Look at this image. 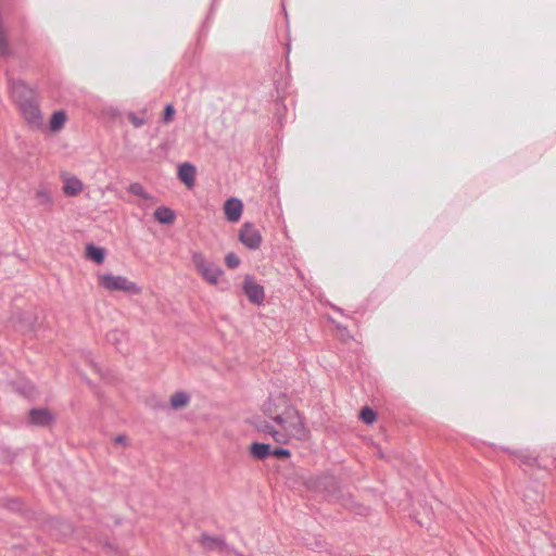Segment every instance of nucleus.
Instances as JSON below:
<instances>
[{
    "instance_id": "nucleus-1",
    "label": "nucleus",
    "mask_w": 556,
    "mask_h": 556,
    "mask_svg": "<svg viewBox=\"0 0 556 556\" xmlns=\"http://www.w3.org/2000/svg\"><path fill=\"white\" fill-rule=\"evenodd\" d=\"M255 429L279 444H289L291 441L306 442L311 439V430L305 424V418L296 408L270 420L258 419L255 421Z\"/></svg>"
},
{
    "instance_id": "nucleus-2",
    "label": "nucleus",
    "mask_w": 556,
    "mask_h": 556,
    "mask_svg": "<svg viewBox=\"0 0 556 556\" xmlns=\"http://www.w3.org/2000/svg\"><path fill=\"white\" fill-rule=\"evenodd\" d=\"M293 409H295V407L292 405L290 397L286 392L281 390L271 392L263 405V412L266 416L265 419L267 420L276 418Z\"/></svg>"
},
{
    "instance_id": "nucleus-3",
    "label": "nucleus",
    "mask_w": 556,
    "mask_h": 556,
    "mask_svg": "<svg viewBox=\"0 0 556 556\" xmlns=\"http://www.w3.org/2000/svg\"><path fill=\"white\" fill-rule=\"evenodd\" d=\"M99 285L110 291H124L129 294H139L141 288L124 276L104 274L99 277Z\"/></svg>"
},
{
    "instance_id": "nucleus-4",
    "label": "nucleus",
    "mask_w": 556,
    "mask_h": 556,
    "mask_svg": "<svg viewBox=\"0 0 556 556\" xmlns=\"http://www.w3.org/2000/svg\"><path fill=\"white\" fill-rule=\"evenodd\" d=\"M239 240L250 250H256L262 243V235L251 223H245L240 232Z\"/></svg>"
},
{
    "instance_id": "nucleus-5",
    "label": "nucleus",
    "mask_w": 556,
    "mask_h": 556,
    "mask_svg": "<svg viewBox=\"0 0 556 556\" xmlns=\"http://www.w3.org/2000/svg\"><path fill=\"white\" fill-rule=\"evenodd\" d=\"M199 545L207 552L225 553L230 551L228 544L224 538L210 535L208 533H202L198 539Z\"/></svg>"
},
{
    "instance_id": "nucleus-6",
    "label": "nucleus",
    "mask_w": 556,
    "mask_h": 556,
    "mask_svg": "<svg viewBox=\"0 0 556 556\" xmlns=\"http://www.w3.org/2000/svg\"><path fill=\"white\" fill-rule=\"evenodd\" d=\"M242 289L250 302L261 304L265 299L264 288L256 283L252 276H245Z\"/></svg>"
},
{
    "instance_id": "nucleus-7",
    "label": "nucleus",
    "mask_w": 556,
    "mask_h": 556,
    "mask_svg": "<svg viewBox=\"0 0 556 556\" xmlns=\"http://www.w3.org/2000/svg\"><path fill=\"white\" fill-rule=\"evenodd\" d=\"M11 94L17 105L35 99L34 90L22 80L12 84Z\"/></svg>"
},
{
    "instance_id": "nucleus-8",
    "label": "nucleus",
    "mask_w": 556,
    "mask_h": 556,
    "mask_svg": "<svg viewBox=\"0 0 556 556\" xmlns=\"http://www.w3.org/2000/svg\"><path fill=\"white\" fill-rule=\"evenodd\" d=\"M18 106L24 118L27 121L28 124L36 127L41 124V113L35 99L27 102H23Z\"/></svg>"
},
{
    "instance_id": "nucleus-9",
    "label": "nucleus",
    "mask_w": 556,
    "mask_h": 556,
    "mask_svg": "<svg viewBox=\"0 0 556 556\" xmlns=\"http://www.w3.org/2000/svg\"><path fill=\"white\" fill-rule=\"evenodd\" d=\"M29 422L34 426L46 427L49 426L54 417L47 408H33L28 414Z\"/></svg>"
},
{
    "instance_id": "nucleus-10",
    "label": "nucleus",
    "mask_w": 556,
    "mask_h": 556,
    "mask_svg": "<svg viewBox=\"0 0 556 556\" xmlns=\"http://www.w3.org/2000/svg\"><path fill=\"white\" fill-rule=\"evenodd\" d=\"M315 488L325 492L329 497L337 498V493L340 491L336 479L332 476H321L316 479Z\"/></svg>"
},
{
    "instance_id": "nucleus-11",
    "label": "nucleus",
    "mask_w": 556,
    "mask_h": 556,
    "mask_svg": "<svg viewBox=\"0 0 556 556\" xmlns=\"http://www.w3.org/2000/svg\"><path fill=\"white\" fill-rule=\"evenodd\" d=\"M242 202L237 198H230L225 202V214L229 222H238L242 214Z\"/></svg>"
},
{
    "instance_id": "nucleus-12",
    "label": "nucleus",
    "mask_w": 556,
    "mask_h": 556,
    "mask_svg": "<svg viewBox=\"0 0 556 556\" xmlns=\"http://www.w3.org/2000/svg\"><path fill=\"white\" fill-rule=\"evenodd\" d=\"M178 178L188 188H192L195 182V167L191 163H184L178 168Z\"/></svg>"
},
{
    "instance_id": "nucleus-13",
    "label": "nucleus",
    "mask_w": 556,
    "mask_h": 556,
    "mask_svg": "<svg viewBox=\"0 0 556 556\" xmlns=\"http://www.w3.org/2000/svg\"><path fill=\"white\" fill-rule=\"evenodd\" d=\"M223 275V269L212 262L210 266H207L200 276L210 285H217L219 281L220 276Z\"/></svg>"
},
{
    "instance_id": "nucleus-14",
    "label": "nucleus",
    "mask_w": 556,
    "mask_h": 556,
    "mask_svg": "<svg viewBox=\"0 0 556 556\" xmlns=\"http://www.w3.org/2000/svg\"><path fill=\"white\" fill-rule=\"evenodd\" d=\"M83 190V182L75 176L64 179L63 192L68 197L77 195Z\"/></svg>"
},
{
    "instance_id": "nucleus-15",
    "label": "nucleus",
    "mask_w": 556,
    "mask_h": 556,
    "mask_svg": "<svg viewBox=\"0 0 556 556\" xmlns=\"http://www.w3.org/2000/svg\"><path fill=\"white\" fill-rule=\"evenodd\" d=\"M154 218L163 225H169L175 222V212L167 206H160L154 212Z\"/></svg>"
},
{
    "instance_id": "nucleus-16",
    "label": "nucleus",
    "mask_w": 556,
    "mask_h": 556,
    "mask_svg": "<svg viewBox=\"0 0 556 556\" xmlns=\"http://www.w3.org/2000/svg\"><path fill=\"white\" fill-rule=\"evenodd\" d=\"M250 453L256 459H265L271 455V447L266 443L254 442L250 446Z\"/></svg>"
},
{
    "instance_id": "nucleus-17",
    "label": "nucleus",
    "mask_w": 556,
    "mask_h": 556,
    "mask_svg": "<svg viewBox=\"0 0 556 556\" xmlns=\"http://www.w3.org/2000/svg\"><path fill=\"white\" fill-rule=\"evenodd\" d=\"M125 339V334L118 330H112L106 334L108 342L115 345L116 350L123 354L127 352V350L123 346Z\"/></svg>"
},
{
    "instance_id": "nucleus-18",
    "label": "nucleus",
    "mask_w": 556,
    "mask_h": 556,
    "mask_svg": "<svg viewBox=\"0 0 556 556\" xmlns=\"http://www.w3.org/2000/svg\"><path fill=\"white\" fill-rule=\"evenodd\" d=\"M191 262L195 268V270L199 273V275L212 263L208 261L205 255L200 251H192L191 252Z\"/></svg>"
},
{
    "instance_id": "nucleus-19",
    "label": "nucleus",
    "mask_w": 556,
    "mask_h": 556,
    "mask_svg": "<svg viewBox=\"0 0 556 556\" xmlns=\"http://www.w3.org/2000/svg\"><path fill=\"white\" fill-rule=\"evenodd\" d=\"M86 255L89 260L96 262L97 264H102L105 257V251L103 248L88 244L86 247Z\"/></svg>"
},
{
    "instance_id": "nucleus-20",
    "label": "nucleus",
    "mask_w": 556,
    "mask_h": 556,
    "mask_svg": "<svg viewBox=\"0 0 556 556\" xmlns=\"http://www.w3.org/2000/svg\"><path fill=\"white\" fill-rule=\"evenodd\" d=\"M190 395L185 391H178L170 397V407L174 409H180L188 405Z\"/></svg>"
},
{
    "instance_id": "nucleus-21",
    "label": "nucleus",
    "mask_w": 556,
    "mask_h": 556,
    "mask_svg": "<svg viewBox=\"0 0 556 556\" xmlns=\"http://www.w3.org/2000/svg\"><path fill=\"white\" fill-rule=\"evenodd\" d=\"M66 122V114L63 111H56L52 114L51 121H50V129L52 131L60 130Z\"/></svg>"
},
{
    "instance_id": "nucleus-22",
    "label": "nucleus",
    "mask_w": 556,
    "mask_h": 556,
    "mask_svg": "<svg viewBox=\"0 0 556 556\" xmlns=\"http://www.w3.org/2000/svg\"><path fill=\"white\" fill-rule=\"evenodd\" d=\"M130 193L137 195V197H140L144 200H150L152 199L151 194L148 193L143 186L140 184V182H132L128 186V189H127Z\"/></svg>"
},
{
    "instance_id": "nucleus-23",
    "label": "nucleus",
    "mask_w": 556,
    "mask_h": 556,
    "mask_svg": "<svg viewBox=\"0 0 556 556\" xmlns=\"http://www.w3.org/2000/svg\"><path fill=\"white\" fill-rule=\"evenodd\" d=\"M361 420L366 425H371L377 419V414L368 406L362 408L359 413Z\"/></svg>"
},
{
    "instance_id": "nucleus-24",
    "label": "nucleus",
    "mask_w": 556,
    "mask_h": 556,
    "mask_svg": "<svg viewBox=\"0 0 556 556\" xmlns=\"http://www.w3.org/2000/svg\"><path fill=\"white\" fill-rule=\"evenodd\" d=\"M36 199L40 205H50L52 203L50 192L46 188H41L36 192Z\"/></svg>"
},
{
    "instance_id": "nucleus-25",
    "label": "nucleus",
    "mask_w": 556,
    "mask_h": 556,
    "mask_svg": "<svg viewBox=\"0 0 556 556\" xmlns=\"http://www.w3.org/2000/svg\"><path fill=\"white\" fill-rule=\"evenodd\" d=\"M225 263L229 268L235 269L240 265L241 261L236 253L229 252L225 256Z\"/></svg>"
},
{
    "instance_id": "nucleus-26",
    "label": "nucleus",
    "mask_w": 556,
    "mask_h": 556,
    "mask_svg": "<svg viewBox=\"0 0 556 556\" xmlns=\"http://www.w3.org/2000/svg\"><path fill=\"white\" fill-rule=\"evenodd\" d=\"M21 394L25 395L28 399L35 397V384L28 383V384H22L21 388L17 390Z\"/></svg>"
},
{
    "instance_id": "nucleus-27",
    "label": "nucleus",
    "mask_w": 556,
    "mask_h": 556,
    "mask_svg": "<svg viewBox=\"0 0 556 556\" xmlns=\"http://www.w3.org/2000/svg\"><path fill=\"white\" fill-rule=\"evenodd\" d=\"M175 115V109L172 104H166L163 114L164 123H169Z\"/></svg>"
},
{
    "instance_id": "nucleus-28",
    "label": "nucleus",
    "mask_w": 556,
    "mask_h": 556,
    "mask_svg": "<svg viewBox=\"0 0 556 556\" xmlns=\"http://www.w3.org/2000/svg\"><path fill=\"white\" fill-rule=\"evenodd\" d=\"M128 118L136 128H139L146 124V119L137 116L134 112L128 114Z\"/></svg>"
},
{
    "instance_id": "nucleus-29",
    "label": "nucleus",
    "mask_w": 556,
    "mask_h": 556,
    "mask_svg": "<svg viewBox=\"0 0 556 556\" xmlns=\"http://www.w3.org/2000/svg\"><path fill=\"white\" fill-rule=\"evenodd\" d=\"M271 455L279 458H288L291 456V452L287 448L277 447L275 450H271Z\"/></svg>"
},
{
    "instance_id": "nucleus-30",
    "label": "nucleus",
    "mask_w": 556,
    "mask_h": 556,
    "mask_svg": "<svg viewBox=\"0 0 556 556\" xmlns=\"http://www.w3.org/2000/svg\"><path fill=\"white\" fill-rule=\"evenodd\" d=\"M516 456L520 459V462L527 465H532L535 462V458L532 455L523 452L518 453Z\"/></svg>"
},
{
    "instance_id": "nucleus-31",
    "label": "nucleus",
    "mask_w": 556,
    "mask_h": 556,
    "mask_svg": "<svg viewBox=\"0 0 556 556\" xmlns=\"http://www.w3.org/2000/svg\"><path fill=\"white\" fill-rule=\"evenodd\" d=\"M114 441L118 444H125L126 442V437L125 435H117L115 437Z\"/></svg>"
},
{
    "instance_id": "nucleus-32",
    "label": "nucleus",
    "mask_w": 556,
    "mask_h": 556,
    "mask_svg": "<svg viewBox=\"0 0 556 556\" xmlns=\"http://www.w3.org/2000/svg\"><path fill=\"white\" fill-rule=\"evenodd\" d=\"M417 522H418L420 526H422V527H424V526H428V523H425V522H424V521H421V520H417Z\"/></svg>"
},
{
    "instance_id": "nucleus-33",
    "label": "nucleus",
    "mask_w": 556,
    "mask_h": 556,
    "mask_svg": "<svg viewBox=\"0 0 556 556\" xmlns=\"http://www.w3.org/2000/svg\"><path fill=\"white\" fill-rule=\"evenodd\" d=\"M282 10H283L285 14L287 15L286 7H285V4H283V3H282Z\"/></svg>"
},
{
    "instance_id": "nucleus-34",
    "label": "nucleus",
    "mask_w": 556,
    "mask_h": 556,
    "mask_svg": "<svg viewBox=\"0 0 556 556\" xmlns=\"http://www.w3.org/2000/svg\"><path fill=\"white\" fill-rule=\"evenodd\" d=\"M236 554H237V556H242V555H241V554H239V553H236Z\"/></svg>"
}]
</instances>
